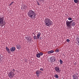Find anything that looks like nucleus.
Segmentation results:
<instances>
[{"label": "nucleus", "instance_id": "2f4dec72", "mask_svg": "<svg viewBox=\"0 0 79 79\" xmlns=\"http://www.w3.org/2000/svg\"><path fill=\"white\" fill-rule=\"evenodd\" d=\"M63 55H64V56H65V55L64 54H63Z\"/></svg>", "mask_w": 79, "mask_h": 79}, {"label": "nucleus", "instance_id": "7c9ffc66", "mask_svg": "<svg viewBox=\"0 0 79 79\" xmlns=\"http://www.w3.org/2000/svg\"><path fill=\"white\" fill-rule=\"evenodd\" d=\"M12 70L13 71H15V69H12Z\"/></svg>", "mask_w": 79, "mask_h": 79}, {"label": "nucleus", "instance_id": "f257e3e1", "mask_svg": "<svg viewBox=\"0 0 79 79\" xmlns=\"http://www.w3.org/2000/svg\"><path fill=\"white\" fill-rule=\"evenodd\" d=\"M66 25L67 27L69 28H71L72 27L71 26L74 27L76 25V23L73 20H72L70 21L67 20L66 22Z\"/></svg>", "mask_w": 79, "mask_h": 79}, {"label": "nucleus", "instance_id": "412c9836", "mask_svg": "<svg viewBox=\"0 0 79 79\" xmlns=\"http://www.w3.org/2000/svg\"><path fill=\"white\" fill-rule=\"evenodd\" d=\"M37 4L38 5L40 6V2H38V1H37Z\"/></svg>", "mask_w": 79, "mask_h": 79}, {"label": "nucleus", "instance_id": "cd10ccee", "mask_svg": "<svg viewBox=\"0 0 79 79\" xmlns=\"http://www.w3.org/2000/svg\"><path fill=\"white\" fill-rule=\"evenodd\" d=\"M13 3H14V2H12L9 5L10 6H11V5H12V4H13Z\"/></svg>", "mask_w": 79, "mask_h": 79}, {"label": "nucleus", "instance_id": "473e14b6", "mask_svg": "<svg viewBox=\"0 0 79 79\" xmlns=\"http://www.w3.org/2000/svg\"><path fill=\"white\" fill-rule=\"evenodd\" d=\"M79 0H78V2H79Z\"/></svg>", "mask_w": 79, "mask_h": 79}, {"label": "nucleus", "instance_id": "ddd939ff", "mask_svg": "<svg viewBox=\"0 0 79 79\" xmlns=\"http://www.w3.org/2000/svg\"><path fill=\"white\" fill-rule=\"evenodd\" d=\"M16 50V48L15 47H12L10 48V51L11 52H14Z\"/></svg>", "mask_w": 79, "mask_h": 79}, {"label": "nucleus", "instance_id": "2eb2a0df", "mask_svg": "<svg viewBox=\"0 0 79 79\" xmlns=\"http://www.w3.org/2000/svg\"><path fill=\"white\" fill-rule=\"evenodd\" d=\"M36 73L37 74V77H38V76H39V71H37L36 72Z\"/></svg>", "mask_w": 79, "mask_h": 79}, {"label": "nucleus", "instance_id": "1a4fd4ad", "mask_svg": "<svg viewBox=\"0 0 79 79\" xmlns=\"http://www.w3.org/2000/svg\"><path fill=\"white\" fill-rule=\"evenodd\" d=\"M50 61H51V62H53L56 61V59L54 56L50 58Z\"/></svg>", "mask_w": 79, "mask_h": 79}, {"label": "nucleus", "instance_id": "aec40b11", "mask_svg": "<svg viewBox=\"0 0 79 79\" xmlns=\"http://www.w3.org/2000/svg\"><path fill=\"white\" fill-rule=\"evenodd\" d=\"M39 54H40V56H42V55H43V54H44L43 53V52H40Z\"/></svg>", "mask_w": 79, "mask_h": 79}, {"label": "nucleus", "instance_id": "dca6fc26", "mask_svg": "<svg viewBox=\"0 0 79 79\" xmlns=\"http://www.w3.org/2000/svg\"><path fill=\"white\" fill-rule=\"evenodd\" d=\"M36 57L37 58H40V56L39 54H36Z\"/></svg>", "mask_w": 79, "mask_h": 79}, {"label": "nucleus", "instance_id": "72a5a7b5", "mask_svg": "<svg viewBox=\"0 0 79 79\" xmlns=\"http://www.w3.org/2000/svg\"><path fill=\"white\" fill-rule=\"evenodd\" d=\"M75 65H76V64H74Z\"/></svg>", "mask_w": 79, "mask_h": 79}, {"label": "nucleus", "instance_id": "b1692460", "mask_svg": "<svg viewBox=\"0 0 79 79\" xmlns=\"http://www.w3.org/2000/svg\"><path fill=\"white\" fill-rule=\"evenodd\" d=\"M66 41L67 42H68V43H69V42H70V40L68 39H67L66 40Z\"/></svg>", "mask_w": 79, "mask_h": 79}, {"label": "nucleus", "instance_id": "f03ea898", "mask_svg": "<svg viewBox=\"0 0 79 79\" xmlns=\"http://www.w3.org/2000/svg\"><path fill=\"white\" fill-rule=\"evenodd\" d=\"M27 14L28 16L32 19H34L35 18V13L32 10H29Z\"/></svg>", "mask_w": 79, "mask_h": 79}, {"label": "nucleus", "instance_id": "a211bd4d", "mask_svg": "<svg viewBox=\"0 0 79 79\" xmlns=\"http://www.w3.org/2000/svg\"><path fill=\"white\" fill-rule=\"evenodd\" d=\"M34 39L35 40H37V37L36 36V35H35L34 36Z\"/></svg>", "mask_w": 79, "mask_h": 79}, {"label": "nucleus", "instance_id": "bb28decb", "mask_svg": "<svg viewBox=\"0 0 79 79\" xmlns=\"http://www.w3.org/2000/svg\"><path fill=\"white\" fill-rule=\"evenodd\" d=\"M23 8L24 9H26V8H27V6H24Z\"/></svg>", "mask_w": 79, "mask_h": 79}, {"label": "nucleus", "instance_id": "39448f33", "mask_svg": "<svg viewBox=\"0 0 79 79\" xmlns=\"http://www.w3.org/2000/svg\"><path fill=\"white\" fill-rule=\"evenodd\" d=\"M72 77L73 79H79V74L76 73L73 75Z\"/></svg>", "mask_w": 79, "mask_h": 79}, {"label": "nucleus", "instance_id": "c756f323", "mask_svg": "<svg viewBox=\"0 0 79 79\" xmlns=\"http://www.w3.org/2000/svg\"><path fill=\"white\" fill-rule=\"evenodd\" d=\"M39 0V1H40V2H42H42H44V0Z\"/></svg>", "mask_w": 79, "mask_h": 79}, {"label": "nucleus", "instance_id": "423d86ee", "mask_svg": "<svg viewBox=\"0 0 79 79\" xmlns=\"http://www.w3.org/2000/svg\"><path fill=\"white\" fill-rule=\"evenodd\" d=\"M54 69L57 73H58L59 74L60 73V72H61V70L60 69V67L58 66L55 67L54 68Z\"/></svg>", "mask_w": 79, "mask_h": 79}, {"label": "nucleus", "instance_id": "7ed1b4c3", "mask_svg": "<svg viewBox=\"0 0 79 79\" xmlns=\"http://www.w3.org/2000/svg\"><path fill=\"white\" fill-rule=\"evenodd\" d=\"M45 24L46 26L50 27L52 24V21L49 18H46L44 19Z\"/></svg>", "mask_w": 79, "mask_h": 79}, {"label": "nucleus", "instance_id": "0eeeda50", "mask_svg": "<svg viewBox=\"0 0 79 79\" xmlns=\"http://www.w3.org/2000/svg\"><path fill=\"white\" fill-rule=\"evenodd\" d=\"M25 39L27 40V41H29V42L31 43V41L32 39V38H31V37H30V36H26Z\"/></svg>", "mask_w": 79, "mask_h": 79}, {"label": "nucleus", "instance_id": "f8f14e48", "mask_svg": "<svg viewBox=\"0 0 79 79\" xmlns=\"http://www.w3.org/2000/svg\"><path fill=\"white\" fill-rule=\"evenodd\" d=\"M41 35V33L40 32H38L37 35V39H39V38H40V35Z\"/></svg>", "mask_w": 79, "mask_h": 79}, {"label": "nucleus", "instance_id": "a878e982", "mask_svg": "<svg viewBox=\"0 0 79 79\" xmlns=\"http://www.w3.org/2000/svg\"><path fill=\"white\" fill-rule=\"evenodd\" d=\"M77 41H78V44L79 45V38H77Z\"/></svg>", "mask_w": 79, "mask_h": 79}, {"label": "nucleus", "instance_id": "4468645a", "mask_svg": "<svg viewBox=\"0 0 79 79\" xmlns=\"http://www.w3.org/2000/svg\"><path fill=\"white\" fill-rule=\"evenodd\" d=\"M48 53L50 54V53H54V51L53 50H51L50 51H48Z\"/></svg>", "mask_w": 79, "mask_h": 79}, {"label": "nucleus", "instance_id": "9d476101", "mask_svg": "<svg viewBox=\"0 0 79 79\" xmlns=\"http://www.w3.org/2000/svg\"><path fill=\"white\" fill-rule=\"evenodd\" d=\"M6 51L7 52V53H11V51H10V50L9 49V48H8L7 47H6Z\"/></svg>", "mask_w": 79, "mask_h": 79}, {"label": "nucleus", "instance_id": "393cba45", "mask_svg": "<svg viewBox=\"0 0 79 79\" xmlns=\"http://www.w3.org/2000/svg\"><path fill=\"white\" fill-rule=\"evenodd\" d=\"M60 64H62V63H63V61H62L61 59L60 60Z\"/></svg>", "mask_w": 79, "mask_h": 79}, {"label": "nucleus", "instance_id": "4be33fe9", "mask_svg": "<svg viewBox=\"0 0 79 79\" xmlns=\"http://www.w3.org/2000/svg\"><path fill=\"white\" fill-rule=\"evenodd\" d=\"M74 2L75 3H77L78 2V1L77 0H74Z\"/></svg>", "mask_w": 79, "mask_h": 79}, {"label": "nucleus", "instance_id": "c85d7f7f", "mask_svg": "<svg viewBox=\"0 0 79 79\" xmlns=\"http://www.w3.org/2000/svg\"><path fill=\"white\" fill-rule=\"evenodd\" d=\"M40 71H44V69H43L42 68H41L40 69Z\"/></svg>", "mask_w": 79, "mask_h": 79}, {"label": "nucleus", "instance_id": "f3484780", "mask_svg": "<svg viewBox=\"0 0 79 79\" xmlns=\"http://www.w3.org/2000/svg\"><path fill=\"white\" fill-rule=\"evenodd\" d=\"M55 52L56 53H58V52H60V49H56L55 51Z\"/></svg>", "mask_w": 79, "mask_h": 79}, {"label": "nucleus", "instance_id": "20e7f679", "mask_svg": "<svg viewBox=\"0 0 79 79\" xmlns=\"http://www.w3.org/2000/svg\"><path fill=\"white\" fill-rule=\"evenodd\" d=\"M3 17H0V26L1 27H3V26L5 25V23H3Z\"/></svg>", "mask_w": 79, "mask_h": 79}, {"label": "nucleus", "instance_id": "6ab92c4d", "mask_svg": "<svg viewBox=\"0 0 79 79\" xmlns=\"http://www.w3.org/2000/svg\"><path fill=\"white\" fill-rule=\"evenodd\" d=\"M54 77H56V78L58 79V75L57 74H56L54 76Z\"/></svg>", "mask_w": 79, "mask_h": 79}, {"label": "nucleus", "instance_id": "9b49d317", "mask_svg": "<svg viewBox=\"0 0 79 79\" xmlns=\"http://www.w3.org/2000/svg\"><path fill=\"white\" fill-rule=\"evenodd\" d=\"M16 47L17 49H20L21 48V46L20 44H19L16 45Z\"/></svg>", "mask_w": 79, "mask_h": 79}, {"label": "nucleus", "instance_id": "6e6552de", "mask_svg": "<svg viewBox=\"0 0 79 79\" xmlns=\"http://www.w3.org/2000/svg\"><path fill=\"white\" fill-rule=\"evenodd\" d=\"M8 76L9 77L11 78H13L14 77V74L12 73V71H10V72L8 74Z\"/></svg>", "mask_w": 79, "mask_h": 79}, {"label": "nucleus", "instance_id": "5701e85b", "mask_svg": "<svg viewBox=\"0 0 79 79\" xmlns=\"http://www.w3.org/2000/svg\"><path fill=\"white\" fill-rule=\"evenodd\" d=\"M68 20H69V21H71L72 20V19L71 17H69L68 18Z\"/></svg>", "mask_w": 79, "mask_h": 79}]
</instances>
